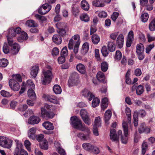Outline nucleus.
<instances>
[{
	"label": "nucleus",
	"instance_id": "obj_1",
	"mask_svg": "<svg viewBox=\"0 0 155 155\" xmlns=\"http://www.w3.org/2000/svg\"><path fill=\"white\" fill-rule=\"evenodd\" d=\"M122 127L124 131V135L122 134L121 130H119L118 132V136L117 137L116 134V132L115 130L113 129L110 131V139L114 141L117 140L119 137L121 138L122 142L124 144H126V122L125 121H123L122 123Z\"/></svg>",
	"mask_w": 155,
	"mask_h": 155
},
{
	"label": "nucleus",
	"instance_id": "obj_2",
	"mask_svg": "<svg viewBox=\"0 0 155 155\" xmlns=\"http://www.w3.org/2000/svg\"><path fill=\"white\" fill-rule=\"evenodd\" d=\"M71 123L73 126L76 129L81 131H88L89 129L84 124H82L81 120L76 116L71 117Z\"/></svg>",
	"mask_w": 155,
	"mask_h": 155
},
{
	"label": "nucleus",
	"instance_id": "obj_3",
	"mask_svg": "<svg viewBox=\"0 0 155 155\" xmlns=\"http://www.w3.org/2000/svg\"><path fill=\"white\" fill-rule=\"evenodd\" d=\"M48 68L49 69L44 70L43 71L41 80L42 84L44 85L50 82L52 76V72L50 70V67L48 66Z\"/></svg>",
	"mask_w": 155,
	"mask_h": 155
},
{
	"label": "nucleus",
	"instance_id": "obj_4",
	"mask_svg": "<svg viewBox=\"0 0 155 155\" xmlns=\"http://www.w3.org/2000/svg\"><path fill=\"white\" fill-rule=\"evenodd\" d=\"M136 53L140 60H142L144 57V47L143 45L140 43L137 44L136 46Z\"/></svg>",
	"mask_w": 155,
	"mask_h": 155
},
{
	"label": "nucleus",
	"instance_id": "obj_5",
	"mask_svg": "<svg viewBox=\"0 0 155 155\" xmlns=\"http://www.w3.org/2000/svg\"><path fill=\"white\" fill-rule=\"evenodd\" d=\"M11 141L4 137H0V146L7 148H10L11 146Z\"/></svg>",
	"mask_w": 155,
	"mask_h": 155
},
{
	"label": "nucleus",
	"instance_id": "obj_6",
	"mask_svg": "<svg viewBox=\"0 0 155 155\" xmlns=\"http://www.w3.org/2000/svg\"><path fill=\"white\" fill-rule=\"evenodd\" d=\"M21 31V28L19 27H17L16 28H10L8 30V33L7 37L8 36V37L11 38L15 37L16 36L17 34H19Z\"/></svg>",
	"mask_w": 155,
	"mask_h": 155
},
{
	"label": "nucleus",
	"instance_id": "obj_7",
	"mask_svg": "<svg viewBox=\"0 0 155 155\" xmlns=\"http://www.w3.org/2000/svg\"><path fill=\"white\" fill-rule=\"evenodd\" d=\"M51 6L48 3L45 4L40 7L38 9V13L42 15H45L51 9Z\"/></svg>",
	"mask_w": 155,
	"mask_h": 155
},
{
	"label": "nucleus",
	"instance_id": "obj_8",
	"mask_svg": "<svg viewBox=\"0 0 155 155\" xmlns=\"http://www.w3.org/2000/svg\"><path fill=\"white\" fill-rule=\"evenodd\" d=\"M9 84L11 89L15 91H18L20 88L19 84L14 79H10L9 81Z\"/></svg>",
	"mask_w": 155,
	"mask_h": 155
},
{
	"label": "nucleus",
	"instance_id": "obj_9",
	"mask_svg": "<svg viewBox=\"0 0 155 155\" xmlns=\"http://www.w3.org/2000/svg\"><path fill=\"white\" fill-rule=\"evenodd\" d=\"M41 117L44 118H52L54 116V114L52 112H48L43 108L41 109Z\"/></svg>",
	"mask_w": 155,
	"mask_h": 155
},
{
	"label": "nucleus",
	"instance_id": "obj_10",
	"mask_svg": "<svg viewBox=\"0 0 155 155\" xmlns=\"http://www.w3.org/2000/svg\"><path fill=\"white\" fill-rule=\"evenodd\" d=\"M79 82L78 74H73L70 78L68 81V85L69 87L76 85Z\"/></svg>",
	"mask_w": 155,
	"mask_h": 155
},
{
	"label": "nucleus",
	"instance_id": "obj_11",
	"mask_svg": "<svg viewBox=\"0 0 155 155\" xmlns=\"http://www.w3.org/2000/svg\"><path fill=\"white\" fill-rule=\"evenodd\" d=\"M15 142L16 144V147L14 152V155H20V152L22 150H24L22 149L23 145L18 140H15Z\"/></svg>",
	"mask_w": 155,
	"mask_h": 155
},
{
	"label": "nucleus",
	"instance_id": "obj_12",
	"mask_svg": "<svg viewBox=\"0 0 155 155\" xmlns=\"http://www.w3.org/2000/svg\"><path fill=\"white\" fill-rule=\"evenodd\" d=\"M134 40V32L133 31L131 30L129 32L127 38V47H130Z\"/></svg>",
	"mask_w": 155,
	"mask_h": 155
},
{
	"label": "nucleus",
	"instance_id": "obj_13",
	"mask_svg": "<svg viewBox=\"0 0 155 155\" xmlns=\"http://www.w3.org/2000/svg\"><path fill=\"white\" fill-rule=\"evenodd\" d=\"M82 95L85 97H88L89 101H91L94 97V95L92 93L86 89L83 91Z\"/></svg>",
	"mask_w": 155,
	"mask_h": 155
},
{
	"label": "nucleus",
	"instance_id": "obj_14",
	"mask_svg": "<svg viewBox=\"0 0 155 155\" xmlns=\"http://www.w3.org/2000/svg\"><path fill=\"white\" fill-rule=\"evenodd\" d=\"M36 128L32 127L31 128L28 132V137L33 140H34L36 137L35 133L36 132Z\"/></svg>",
	"mask_w": 155,
	"mask_h": 155
},
{
	"label": "nucleus",
	"instance_id": "obj_15",
	"mask_svg": "<svg viewBox=\"0 0 155 155\" xmlns=\"http://www.w3.org/2000/svg\"><path fill=\"white\" fill-rule=\"evenodd\" d=\"M40 121V119L38 117L33 116L31 117L28 120L29 124H38Z\"/></svg>",
	"mask_w": 155,
	"mask_h": 155
},
{
	"label": "nucleus",
	"instance_id": "obj_16",
	"mask_svg": "<svg viewBox=\"0 0 155 155\" xmlns=\"http://www.w3.org/2000/svg\"><path fill=\"white\" fill-rule=\"evenodd\" d=\"M52 40L54 43L58 45L60 44L62 42V38L60 35L55 34L52 37Z\"/></svg>",
	"mask_w": 155,
	"mask_h": 155
},
{
	"label": "nucleus",
	"instance_id": "obj_17",
	"mask_svg": "<svg viewBox=\"0 0 155 155\" xmlns=\"http://www.w3.org/2000/svg\"><path fill=\"white\" fill-rule=\"evenodd\" d=\"M89 49V44L88 42H86L83 45L81 52L82 54L84 55L88 51Z\"/></svg>",
	"mask_w": 155,
	"mask_h": 155
},
{
	"label": "nucleus",
	"instance_id": "obj_18",
	"mask_svg": "<svg viewBox=\"0 0 155 155\" xmlns=\"http://www.w3.org/2000/svg\"><path fill=\"white\" fill-rule=\"evenodd\" d=\"M12 47L11 51L12 54H17L19 50V47L16 43H15L11 46Z\"/></svg>",
	"mask_w": 155,
	"mask_h": 155
},
{
	"label": "nucleus",
	"instance_id": "obj_19",
	"mask_svg": "<svg viewBox=\"0 0 155 155\" xmlns=\"http://www.w3.org/2000/svg\"><path fill=\"white\" fill-rule=\"evenodd\" d=\"M124 42V36L122 34H120L118 36L117 40V43L120 48L123 46Z\"/></svg>",
	"mask_w": 155,
	"mask_h": 155
},
{
	"label": "nucleus",
	"instance_id": "obj_20",
	"mask_svg": "<svg viewBox=\"0 0 155 155\" xmlns=\"http://www.w3.org/2000/svg\"><path fill=\"white\" fill-rule=\"evenodd\" d=\"M39 70L38 66L35 65L32 67L30 72L31 74L33 77L35 78L37 76Z\"/></svg>",
	"mask_w": 155,
	"mask_h": 155
},
{
	"label": "nucleus",
	"instance_id": "obj_21",
	"mask_svg": "<svg viewBox=\"0 0 155 155\" xmlns=\"http://www.w3.org/2000/svg\"><path fill=\"white\" fill-rule=\"evenodd\" d=\"M43 126L46 129L52 130L54 129V127L52 123L48 121H46L42 124Z\"/></svg>",
	"mask_w": 155,
	"mask_h": 155
},
{
	"label": "nucleus",
	"instance_id": "obj_22",
	"mask_svg": "<svg viewBox=\"0 0 155 155\" xmlns=\"http://www.w3.org/2000/svg\"><path fill=\"white\" fill-rule=\"evenodd\" d=\"M25 24L27 26L29 27H37L38 26V24L32 20H27Z\"/></svg>",
	"mask_w": 155,
	"mask_h": 155
},
{
	"label": "nucleus",
	"instance_id": "obj_23",
	"mask_svg": "<svg viewBox=\"0 0 155 155\" xmlns=\"http://www.w3.org/2000/svg\"><path fill=\"white\" fill-rule=\"evenodd\" d=\"M77 70L80 73L84 74L86 71L84 65L81 63H79L76 66Z\"/></svg>",
	"mask_w": 155,
	"mask_h": 155
},
{
	"label": "nucleus",
	"instance_id": "obj_24",
	"mask_svg": "<svg viewBox=\"0 0 155 155\" xmlns=\"http://www.w3.org/2000/svg\"><path fill=\"white\" fill-rule=\"evenodd\" d=\"M46 97L47 99L50 102L54 104H57L58 103V102L57 100V97L55 96L52 95H48Z\"/></svg>",
	"mask_w": 155,
	"mask_h": 155
},
{
	"label": "nucleus",
	"instance_id": "obj_25",
	"mask_svg": "<svg viewBox=\"0 0 155 155\" xmlns=\"http://www.w3.org/2000/svg\"><path fill=\"white\" fill-rule=\"evenodd\" d=\"M97 78L98 80L99 81L104 82L105 78L104 74L101 71L98 72L96 75Z\"/></svg>",
	"mask_w": 155,
	"mask_h": 155
},
{
	"label": "nucleus",
	"instance_id": "obj_26",
	"mask_svg": "<svg viewBox=\"0 0 155 155\" xmlns=\"http://www.w3.org/2000/svg\"><path fill=\"white\" fill-rule=\"evenodd\" d=\"M83 148L85 150L87 151H90L93 150L94 146L91 143H84L82 145Z\"/></svg>",
	"mask_w": 155,
	"mask_h": 155
},
{
	"label": "nucleus",
	"instance_id": "obj_27",
	"mask_svg": "<svg viewBox=\"0 0 155 155\" xmlns=\"http://www.w3.org/2000/svg\"><path fill=\"white\" fill-rule=\"evenodd\" d=\"M112 115L111 111L110 110H107L104 114V120L105 122L107 123L110 119Z\"/></svg>",
	"mask_w": 155,
	"mask_h": 155
},
{
	"label": "nucleus",
	"instance_id": "obj_28",
	"mask_svg": "<svg viewBox=\"0 0 155 155\" xmlns=\"http://www.w3.org/2000/svg\"><path fill=\"white\" fill-rule=\"evenodd\" d=\"M91 40L94 44L97 45L100 41V38L96 34H94L91 36Z\"/></svg>",
	"mask_w": 155,
	"mask_h": 155
},
{
	"label": "nucleus",
	"instance_id": "obj_29",
	"mask_svg": "<svg viewBox=\"0 0 155 155\" xmlns=\"http://www.w3.org/2000/svg\"><path fill=\"white\" fill-rule=\"evenodd\" d=\"M108 99L106 97H104L102 99L101 103V108L102 110H104L107 108L108 106Z\"/></svg>",
	"mask_w": 155,
	"mask_h": 155
},
{
	"label": "nucleus",
	"instance_id": "obj_30",
	"mask_svg": "<svg viewBox=\"0 0 155 155\" xmlns=\"http://www.w3.org/2000/svg\"><path fill=\"white\" fill-rule=\"evenodd\" d=\"M81 6L82 8L84 10L88 11L89 9V5L85 0H83L81 1Z\"/></svg>",
	"mask_w": 155,
	"mask_h": 155
},
{
	"label": "nucleus",
	"instance_id": "obj_31",
	"mask_svg": "<svg viewBox=\"0 0 155 155\" xmlns=\"http://www.w3.org/2000/svg\"><path fill=\"white\" fill-rule=\"evenodd\" d=\"M57 145H58V153L61 155H65L66 153L64 150L60 147V145L59 143L57 142H55L54 143V145L56 147H58L56 146Z\"/></svg>",
	"mask_w": 155,
	"mask_h": 155
},
{
	"label": "nucleus",
	"instance_id": "obj_32",
	"mask_svg": "<svg viewBox=\"0 0 155 155\" xmlns=\"http://www.w3.org/2000/svg\"><path fill=\"white\" fill-rule=\"evenodd\" d=\"M92 5L93 6L98 7H103L105 4L99 0H94L92 2Z\"/></svg>",
	"mask_w": 155,
	"mask_h": 155
},
{
	"label": "nucleus",
	"instance_id": "obj_33",
	"mask_svg": "<svg viewBox=\"0 0 155 155\" xmlns=\"http://www.w3.org/2000/svg\"><path fill=\"white\" fill-rule=\"evenodd\" d=\"M72 14L76 16L79 12L78 6L76 5H73L72 6Z\"/></svg>",
	"mask_w": 155,
	"mask_h": 155
},
{
	"label": "nucleus",
	"instance_id": "obj_34",
	"mask_svg": "<svg viewBox=\"0 0 155 155\" xmlns=\"http://www.w3.org/2000/svg\"><path fill=\"white\" fill-rule=\"evenodd\" d=\"M25 87L26 88L34 89L35 88V85L31 80H28L25 84Z\"/></svg>",
	"mask_w": 155,
	"mask_h": 155
},
{
	"label": "nucleus",
	"instance_id": "obj_35",
	"mask_svg": "<svg viewBox=\"0 0 155 155\" xmlns=\"http://www.w3.org/2000/svg\"><path fill=\"white\" fill-rule=\"evenodd\" d=\"M101 70L105 72L108 69V64L106 62L103 61L101 64Z\"/></svg>",
	"mask_w": 155,
	"mask_h": 155
},
{
	"label": "nucleus",
	"instance_id": "obj_36",
	"mask_svg": "<svg viewBox=\"0 0 155 155\" xmlns=\"http://www.w3.org/2000/svg\"><path fill=\"white\" fill-rule=\"evenodd\" d=\"M54 93L56 94H59L61 92V89L60 86L58 85H55L53 88Z\"/></svg>",
	"mask_w": 155,
	"mask_h": 155
},
{
	"label": "nucleus",
	"instance_id": "obj_37",
	"mask_svg": "<svg viewBox=\"0 0 155 155\" xmlns=\"http://www.w3.org/2000/svg\"><path fill=\"white\" fill-rule=\"evenodd\" d=\"M108 48L109 51L112 52L115 50V44L112 42H109L108 44Z\"/></svg>",
	"mask_w": 155,
	"mask_h": 155
},
{
	"label": "nucleus",
	"instance_id": "obj_38",
	"mask_svg": "<svg viewBox=\"0 0 155 155\" xmlns=\"http://www.w3.org/2000/svg\"><path fill=\"white\" fill-rule=\"evenodd\" d=\"M33 89H29L28 91V94L29 97L35 99L36 97V95Z\"/></svg>",
	"mask_w": 155,
	"mask_h": 155
},
{
	"label": "nucleus",
	"instance_id": "obj_39",
	"mask_svg": "<svg viewBox=\"0 0 155 155\" xmlns=\"http://www.w3.org/2000/svg\"><path fill=\"white\" fill-rule=\"evenodd\" d=\"M149 30L152 31L155 30V19H152L150 22L149 25Z\"/></svg>",
	"mask_w": 155,
	"mask_h": 155
},
{
	"label": "nucleus",
	"instance_id": "obj_40",
	"mask_svg": "<svg viewBox=\"0 0 155 155\" xmlns=\"http://www.w3.org/2000/svg\"><path fill=\"white\" fill-rule=\"evenodd\" d=\"M77 136L83 140H87L90 138L88 135H85L84 134L80 133L77 134Z\"/></svg>",
	"mask_w": 155,
	"mask_h": 155
},
{
	"label": "nucleus",
	"instance_id": "obj_41",
	"mask_svg": "<svg viewBox=\"0 0 155 155\" xmlns=\"http://www.w3.org/2000/svg\"><path fill=\"white\" fill-rule=\"evenodd\" d=\"M80 19L85 22H87L89 21V18L87 15L86 14H83L81 15L80 16Z\"/></svg>",
	"mask_w": 155,
	"mask_h": 155
},
{
	"label": "nucleus",
	"instance_id": "obj_42",
	"mask_svg": "<svg viewBox=\"0 0 155 155\" xmlns=\"http://www.w3.org/2000/svg\"><path fill=\"white\" fill-rule=\"evenodd\" d=\"M56 26L59 30L66 29L67 27L66 25L64 22H58L56 24Z\"/></svg>",
	"mask_w": 155,
	"mask_h": 155
},
{
	"label": "nucleus",
	"instance_id": "obj_43",
	"mask_svg": "<svg viewBox=\"0 0 155 155\" xmlns=\"http://www.w3.org/2000/svg\"><path fill=\"white\" fill-rule=\"evenodd\" d=\"M140 18L141 20L144 23L146 22L149 18L148 14L145 13L142 14Z\"/></svg>",
	"mask_w": 155,
	"mask_h": 155
},
{
	"label": "nucleus",
	"instance_id": "obj_44",
	"mask_svg": "<svg viewBox=\"0 0 155 155\" xmlns=\"http://www.w3.org/2000/svg\"><path fill=\"white\" fill-rule=\"evenodd\" d=\"M8 61L6 59H2L0 60V67H5L8 64Z\"/></svg>",
	"mask_w": 155,
	"mask_h": 155
},
{
	"label": "nucleus",
	"instance_id": "obj_45",
	"mask_svg": "<svg viewBox=\"0 0 155 155\" xmlns=\"http://www.w3.org/2000/svg\"><path fill=\"white\" fill-rule=\"evenodd\" d=\"M144 91L143 87L142 85H139L136 89V93L138 95L142 94Z\"/></svg>",
	"mask_w": 155,
	"mask_h": 155
},
{
	"label": "nucleus",
	"instance_id": "obj_46",
	"mask_svg": "<svg viewBox=\"0 0 155 155\" xmlns=\"http://www.w3.org/2000/svg\"><path fill=\"white\" fill-rule=\"evenodd\" d=\"M100 100L97 98H94L93 100L92 106L93 107H95L99 105Z\"/></svg>",
	"mask_w": 155,
	"mask_h": 155
},
{
	"label": "nucleus",
	"instance_id": "obj_47",
	"mask_svg": "<svg viewBox=\"0 0 155 155\" xmlns=\"http://www.w3.org/2000/svg\"><path fill=\"white\" fill-rule=\"evenodd\" d=\"M148 148V145L146 142H143L142 145V154H145L146 151Z\"/></svg>",
	"mask_w": 155,
	"mask_h": 155
},
{
	"label": "nucleus",
	"instance_id": "obj_48",
	"mask_svg": "<svg viewBox=\"0 0 155 155\" xmlns=\"http://www.w3.org/2000/svg\"><path fill=\"white\" fill-rule=\"evenodd\" d=\"M127 120L129 124L131 123V110L128 107H127Z\"/></svg>",
	"mask_w": 155,
	"mask_h": 155
},
{
	"label": "nucleus",
	"instance_id": "obj_49",
	"mask_svg": "<svg viewBox=\"0 0 155 155\" xmlns=\"http://www.w3.org/2000/svg\"><path fill=\"white\" fill-rule=\"evenodd\" d=\"M101 124V119L100 117H98L95 118L94 121V125L97 127H99Z\"/></svg>",
	"mask_w": 155,
	"mask_h": 155
},
{
	"label": "nucleus",
	"instance_id": "obj_50",
	"mask_svg": "<svg viewBox=\"0 0 155 155\" xmlns=\"http://www.w3.org/2000/svg\"><path fill=\"white\" fill-rule=\"evenodd\" d=\"M35 17L38 19L39 21H47V19L45 16L40 15L38 14H36L35 15Z\"/></svg>",
	"mask_w": 155,
	"mask_h": 155
},
{
	"label": "nucleus",
	"instance_id": "obj_51",
	"mask_svg": "<svg viewBox=\"0 0 155 155\" xmlns=\"http://www.w3.org/2000/svg\"><path fill=\"white\" fill-rule=\"evenodd\" d=\"M80 115L82 118L89 116L86 110L84 109H82L80 111Z\"/></svg>",
	"mask_w": 155,
	"mask_h": 155
},
{
	"label": "nucleus",
	"instance_id": "obj_52",
	"mask_svg": "<svg viewBox=\"0 0 155 155\" xmlns=\"http://www.w3.org/2000/svg\"><path fill=\"white\" fill-rule=\"evenodd\" d=\"M58 35L62 37L65 36L66 35V29H62L58 30L57 31Z\"/></svg>",
	"mask_w": 155,
	"mask_h": 155
},
{
	"label": "nucleus",
	"instance_id": "obj_53",
	"mask_svg": "<svg viewBox=\"0 0 155 155\" xmlns=\"http://www.w3.org/2000/svg\"><path fill=\"white\" fill-rule=\"evenodd\" d=\"M101 52L103 55L105 57L107 56L108 54V51L106 46H104L102 47Z\"/></svg>",
	"mask_w": 155,
	"mask_h": 155
},
{
	"label": "nucleus",
	"instance_id": "obj_54",
	"mask_svg": "<svg viewBox=\"0 0 155 155\" xmlns=\"http://www.w3.org/2000/svg\"><path fill=\"white\" fill-rule=\"evenodd\" d=\"M1 94L2 96L5 97H9L12 95V94L9 92L4 90L1 91Z\"/></svg>",
	"mask_w": 155,
	"mask_h": 155
},
{
	"label": "nucleus",
	"instance_id": "obj_55",
	"mask_svg": "<svg viewBox=\"0 0 155 155\" xmlns=\"http://www.w3.org/2000/svg\"><path fill=\"white\" fill-rule=\"evenodd\" d=\"M12 76L13 78L12 79H14L15 81H17H17L19 82H21L22 79L21 77L20 74H17L15 75H13Z\"/></svg>",
	"mask_w": 155,
	"mask_h": 155
},
{
	"label": "nucleus",
	"instance_id": "obj_56",
	"mask_svg": "<svg viewBox=\"0 0 155 155\" xmlns=\"http://www.w3.org/2000/svg\"><path fill=\"white\" fill-rule=\"evenodd\" d=\"M82 119L84 123L87 125H89L91 124V120L89 116L83 118Z\"/></svg>",
	"mask_w": 155,
	"mask_h": 155
},
{
	"label": "nucleus",
	"instance_id": "obj_57",
	"mask_svg": "<svg viewBox=\"0 0 155 155\" xmlns=\"http://www.w3.org/2000/svg\"><path fill=\"white\" fill-rule=\"evenodd\" d=\"M61 56L65 57L68 54V50L67 47H65L62 49L61 52Z\"/></svg>",
	"mask_w": 155,
	"mask_h": 155
},
{
	"label": "nucleus",
	"instance_id": "obj_58",
	"mask_svg": "<svg viewBox=\"0 0 155 155\" xmlns=\"http://www.w3.org/2000/svg\"><path fill=\"white\" fill-rule=\"evenodd\" d=\"M144 123H142L139 128L138 131L139 133H144V130L146 127Z\"/></svg>",
	"mask_w": 155,
	"mask_h": 155
},
{
	"label": "nucleus",
	"instance_id": "obj_59",
	"mask_svg": "<svg viewBox=\"0 0 155 155\" xmlns=\"http://www.w3.org/2000/svg\"><path fill=\"white\" fill-rule=\"evenodd\" d=\"M24 145L26 147V149L28 151H30L31 150V143L30 141L28 140H26L25 141L24 143Z\"/></svg>",
	"mask_w": 155,
	"mask_h": 155
},
{
	"label": "nucleus",
	"instance_id": "obj_60",
	"mask_svg": "<svg viewBox=\"0 0 155 155\" xmlns=\"http://www.w3.org/2000/svg\"><path fill=\"white\" fill-rule=\"evenodd\" d=\"M41 148L43 149L46 150L48 148V145L47 141H44L42 143L40 144Z\"/></svg>",
	"mask_w": 155,
	"mask_h": 155
},
{
	"label": "nucleus",
	"instance_id": "obj_61",
	"mask_svg": "<svg viewBox=\"0 0 155 155\" xmlns=\"http://www.w3.org/2000/svg\"><path fill=\"white\" fill-rule=\"evenodd\" d=\"M71 38H72V39H74L75 41V42H76L75 44H77L78 42H79V44H80V36L78 35H75L73 36Z\"/></svg>",
	"mask_w": 155,
	"mask_h": 155
},
{
	"label": "nucleus",
	"instance_id": "obj_62",
	"mask_svg": "<svg viewBox=\"0 0 155 155\" xmlns=\"http://www.w3.org/2000/svg\"><path fill=\"white\" fill-rule=\"evenodd\" d=\"M122 57V54L121 52L118 51H117L116 52V54L115 56V59L116 60H119Z\"/></svg>",
	"mask_w": 155,
	"mask_h": 155
},
{
	"label": "nucleus",
	"instance_id": "obj_63",
	"mask_svg": "<svg viewBox=\"0 0 155 155\" xmlns=\"http://www.w3.org/2000/svg\"><path fill=\"white\" fill-rule=\"evenodd\" d=\"M119 15V13L117 12H114L111 16V18L114 21H115Z\"/></svg>",
	"mask_w": 155,
	"mask_h": 155
},
{
	"label": "nucleus",
	"instance_id": "obj_64",
	"mask_svg": "<svg viewBox=\"0 0 155 155\" xmlns=\"http://www.w3.org/2000/svg\"><path fill=\"white\" fill-rule=\"evenodd\" d=\"M154 45L153 44H150L148 45L146 48V52L147 53H149L151 50L154 48Z\"/></svg>",
	"mask_w": 155,
	"mask_h": 155
}]
</instances>
